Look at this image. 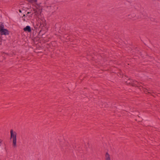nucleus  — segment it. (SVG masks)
Here are the masks:
<instances>
[{
    "label": "nucleus",
    "mask_w": 160,
    "mask_h": 160,
    "mask_svg": "<svg viewBox=\"0 0 160 160\" xmlns=\"http://www.w3.org/2000/svg\"><path fill=\"white\" fill-rule=\"evenodd\" d=\"M25 14H24L23 15V16L22 17L23 18V17H25Z\"/></svg>",
    "instance_id": "nucleus-14"
},
{
    "label": "nucleus",
    "mask_w": 160,
    "mask_h": 160,
    "mask_svg": "<svg viewBox=\"0 0 160 160\" xmlns=\"http://www.w3.org/2000/svg\"><path fill=\"white\" fill-rule=\"evenodd\" d=\"M23 20L24 21H25V19H23Z\"/></svg>",
    "instance_id": "nucleus-15"
},
{
    "label": "nucleus",
    "mask_w": 160,
    "mask_h": 160,
    "mask_svg": "<svg viewBox=\"0 0 160 160\" xmlns=\"http://www.w3.org/2000/svg\"><path fill=\"white\" fill-rule=\"evenodd\" d=\"M29 2H36L37 0H27Z\"/></svg>",
    "instance_id": "nucleus-9"
},
{
    "label": "nucleus",
    "mask_w": 160,
    "mask_h": 160,
    "mask_svg": "<svg viewBox=\"0 0 160 160\" xmlns=\"http://www.w3.org/2000/svg\"><path fill=\"white\" fill-rule=\"evenodd\" d=\"M49 45L47 44L46 45V47L48 48L49 47Z\"/></svg>",
    "instance_id": "nucleus-10"
},
{
    "label": "nucleus",
    "mask_w": 160,
    "mask_h": 160,
    "mask_svg": "<svg viewBox=\"0 0 160 160\" xmlns=\"http://www.w3.org/2000/svg\"><path fill=\"white\" fill-rule=\"evenodd\" d=\"M34 11H35V13L36 14L39 13V12L40 14L42 12V10L40 11V10H38V9L37 10H34Z\"/></svg>",
    "instance_id": "nucleus-7"
},
{
    "label": "nucleus",
    "mask_w": 160,
    "mask_h": 160,
    "mask_svg": "<svg viewBox=\"0 0 160 160\" xmlns=\"http://www.w3.org/2000/svg\"><path fill=\"white\" fill-rule=\"evenodd\" d=\"M30 13V12H27V14H29V13Z\"/></svg>",
    "instance_id": "nucleus-13"
},
{
    "label": "nucleus",
    "mask_w": 160,
    "mask_h": 160,
    "mask_svg": "<svg viewBox=\"0 0 160 160\" xmlns=\"http://www.w3.org/2000/svg\"><path fill=\"white\" fill-rule=\"evenodd\" d=\"M19 12H22L21 10H20V9H19Z\"/></svg>",
    "instance_id": "nucleus-12"
},
{
    "label": "nucleus",
    "mask_w": 160,
    "mask_h": 160,
    "mask_svg": "<svg viewBox=\"0 0 160 160\" xmlns=\"http://www.w3.org/2000/svg\"><path fill=\"white\" fill-rule=\"evenodd\" d=\"M47 11L48 12L53 13L58 9V7L54 4H49L46 6Z\"/></svg>",
    "instance_id": "nucleus-1"
},
{
    "label": "nucleus",
    "mask_w": 160,
    "mask_h": 160,
    "mask_svg": "<svg viewBox=\"0 0 160 160\" xmlns=\"http://www.w3.org/2000/svg\"><path fill=\"white\" fill-rule=\"evenodd\" d=\"M105 160H111L110 155L108 152H107L105 154Z\"/></svg>",
    "instance_id": "nucleus-6"
},
{
    "label": "nucleus",
    "mask_w": 160,
    "mask_h": 160,
    "mask_svg": "<svg viewBox=\"0 0 160 160\" xmlns=\"http://www.w3.org/2000/svg\"><path fill=\"white\" fill-rule=\"evenodd\" d=\"M126 83L127 84H131V85L133 86H135V85H136V83H138V82L136 81H132L130 79H128L126 82Z\"/></svg>",
    "instance_id": "nucleus-3"
},
{
    "label": "nucleus",
    "mask_w": 160,
    "mask_h": 160,
    "mask_svg": "<svg viewBox=\"0 0 160 160\" xmlns=\"http://www.w3.org/2000/svg\"><path fill=\"white\" fill-rule=\"evenodd\" d=\"M147 89H146L145 90H144V92L145 93H146V92H147Z\"/></svg>",
    "instance_id": "nucleus-11"
},
{
    "label": "nucleus",
    "mask_w": 160,
    "mask_h": 160,
    "mask_svg": "<svg viewBox=\"0 0 160 160\" xmlns=\"http://www.w3.org/2000/svg\"><path fill=\"white\" fill-rule=\"evenodd\" d=\"M16 136L17 133L15 132H13L12 129L10 130V139L12 138L13 139V146L15 147L16 146Z\"/></svg>",
    "instance_id": "nucleus-2"
},
{
    "label": "nucleus",
    "mask_w": 160,
    "mask_h": 160,
    "mask_svg": "<svg viewBox=\"0 0 160 160\" xmlns=\"http://www.w3.org/2000/svg\"><path fill=\"white\" fill-rule=\"evenodd\" d=\"M23 30L25 32H31V29L30 26H27L23 28Z\"/></svg>",
    "instance_id": "nucleus-5"
},
{
    "label": "nucleus",
    "mask_w": 160,
    "mask_h": 160,
    "mask_svg": "<svg viewBox=\"0 0 160 160\" xmlns=\"http://www.w3.org/2000/svg\"><path fill=\"white\" fill-rule=\"evenodd\" d=\"M4 25L3 23L2 22H0V30H1V29H4Z\"/></svg>",
    "instance_id": "nucleus-8"
},
{
    "label": "nucleus",
    "mask_w": 160,
    "mask_h": 160,
    "mask_svg": "<svg viewBox=\"0 0 160 160\" xmlns=\"http://www.w3.org/2000/svg\"><path fill=\"white\" fill-rule=\"evenodd\" d=\"M0 32L2 35H7L9 34V31L6 29H1V30H0Z\"/></svg>",
    "instance_id": "nucleus-4"
}]
</instances>
